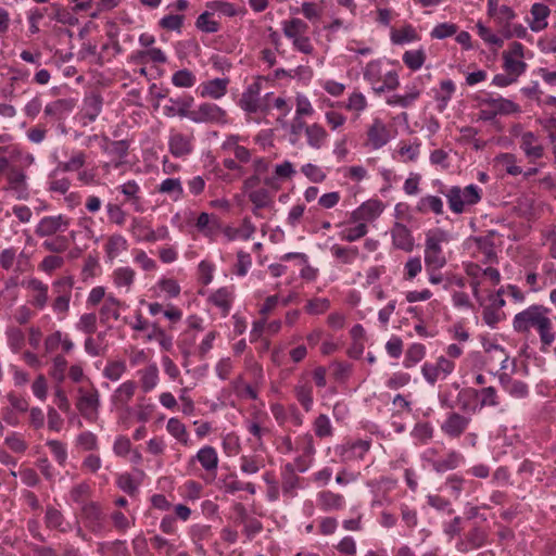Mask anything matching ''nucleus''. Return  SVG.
<instances>
[{
	"mask_svg": "<svg viewBox=\"0 0 556 556\" xmlns=\"http://www.w3.org/2000/svg\"><path fill=\"white\" fill-rule=\"evenodd\" d=\"M168 148L175 157L189 155L193 150L192 136L172 131L168 139Z\"/></svg>",
	"mask_w": 556,
	"mask_h": 556,
	"instance_id": "obj_16",
	"label": "nucleus"
},
{
	"mask_svg": "<svg viewBox=\"0 0 556 556\" xmlns=\"http://www.w3.org/2000/svg\"><path fill=\"white\" fill-rule=\"evenodd\" d=\"M7 179L9 188L15 192L17 199L27 197L26 176L22 170L15 167L10 168L7 173Z\"/></svg>",
	"mask_w": 556,
	"mask_h": 556,
	"instance_id": "obj_23",
	"label": "nucleus"
},
{
	"mask_svg": "<svg viewBox=\"0 0 556 556\" xmlns=\"http://www.w3.org/2000/svg\"><path fill=\"white\" fill-rule=\"evenodd\" d=\"M476 29L478 35L486 45L494 47L495 49H498L504 45V40L500 36L493 34L490 28L484 26L481 22L476 24Z\"/></svg>",
	"mask_w": 556,
	"mask_h": 556,
	"instance_id": "obj_54",
	"label": "nucleus"
},
{
	"mask_svg": "<svg viewBox=\"0 0 556 556\" xmlns=\"http://www.w3.org/2000/svg\"><path fill=\"white\" fill-rule=\"evenodd\" d=\"M149 341H157L161 348L165 351H170L173 348V337L167 334L156 323H152L149 331L147 332Z\"/></svg>",
	"mask_w": 556,
	"mask_h": 556,
	"instance_id": "obj_36",
	"label": "nucleus"
},
{
	"mask_svg": "<svg viewBox=\"0 0 556 556\" xmlns=\"http://www.w3.org/2000/svg\"><path fill=\"white\" fill-rule=\"evenodd\" d=\"M167 431L176 438L180 443L187 445L189 435L186 426L177 418H170L166 425Z\"/></svg>",
	"mask_w": 556,
	"mask_h": 556,
	"instance_id": "obj_52",
	"label": "nucleus"
},
{
	"mask_svg": "<svg viewBox=\"0 0 556 556\" xmlns=\"http://www.w3.org/2000/svg\"><path fill=\"white\" fill-rule=\"evenodd\" d=\"M136 273L130 267H118L112 274L113 283L117 288H125L128 292L135 281Z\"/></svg>",
	"mask_w": 556,
	"mask_h": 556,
	"instance_id": "obj_34",
	"label": "nucleus"
},
{
	"mask_svg": "<svg viewBox=\"0 0 556 556\" xmlns=\"http://www.w3.org/2000/svg\"><path fill=\"white\" fill-rule=\"evenodd\" d=\"M79 397L77 400V409L81 416L89 420L94 421L98 418V408L100 405L99 393L96 389L85 391L84 388L78 389Z\"/></svg>",
	"mask_w": 556,
	"mask_h": 556,
	"instance_id": "obj_8",
	"label": "nucleus"
},
{
	"mask_svg": "<svg viewBox=\"0 0 556 556\" xmlns=\"http://www.w3.org/2000/svg\"><path fill=\"white\" fill-rule=\"evenodd\" d=\"M463 396H477L480 397V407L484 406H497L500 404V397L497 391L493 387L482 388L481 390L464 389L458 393L457 400L460 403V408L466 410L468 407L467 402H462Z\"/></svg>",
	"mask_w": 556,
	"mask_h": 556,
	"instance_id": "obj_11",
	"label": "nucleus"
},
{
	"mask_svg": "<svg viewBox=\"0 0 556 556\" xmlns=\"http://www.w3.org/2000/svg\"><path fill=\"white\" fill-rule=\"evenodd\" d=\"M211 301L223 309L225 314L229 312L230 303H231V293L226 288L218 289L215 293L212 294Z\"/></svg>",
	"mask_w": 556,
	"mask_h": 556,
	"instance_id": "obj_61",
	"label": "nucleus"
},
{
	"mask_svg": "<svg viewBox=\"0 0 556 556\" xmlns=\"http://www.w3.org/2000/svg\"><path fill=\"white\" fill-rule=\"evenodd\" d=\"M127 248V240L122 235H112L105 244V252L110 260H114Z\"/></svg>",
	"mask_w": 556,
	"mask_h": 556,
	"instance_id": "obj_42",
	"label": "nucleus"
},
{
	"mask_svg": "<svg viewBox=\"0 0 556 556\" xmlns=\"http://www.w3.org/2000/svg\"><path fill=\"white\" fill-rule=\"evenodd\" d=\"M418 39L415 28L406 25L400 29L393 28L391 30V40L394 45H404Z\"/></svg>",
	"mask_w": 556,
	"mask_h": 556,
	"instance_id": "obj_45",
	"label": "nucleus"
},
{
	"mask_svg": "<svg viewBox=\"0 0 556 556\" xmlns=\"http://www.w3.org/2000/svg\"><path fill=\"white\" fill-rule=\"evenodd\" d=\"M370 448V442L366 440H358L351 444H348L343 448V456L346 459H355L359 458L362 459L364 455L369 451Z\"/></svg>",
	"mask_w": 556,
	"mask_h": 556,
	"instance_id": "obj_43",
	"label": "nucleus"
},
{
	"mask_svg": "<svg viewBox=\"0 0 556 556\" xmlns=\"http://www.w3.org/2000/svg\"><path fill=\"white\" fill-rule=\"evenodd\" d=\"M295 396L300 404L303 406V408L306 412H309L313 406V390L312 387L304 383V384H298L294 388Z\"/></svg>",
	"mask_w": 556,
	"mask_h": 556,
	"instance_id": "obj_55",
	"label": "nucleus"
},
{
	"mask_svg": "<svg viewBox=\"0 0 556 556\" xmlns=\"http://www.w3.org/2000/svg\"><path fill=\"white\" fill-rule=\"evenodd\" d=\"M261 83L254 81L242 93L240 106L248 113H258L264 110V105L260 99Z\"/></svg>",
	"mask_w": 556,
	"mask_h": 556,
	"instance_id": "obj_15",
	"label": "nucleus"
},
{
	"mask_svg": "<svg viewBox=\"0 0 556 556\" xmlns=\"http://www.w3.org/2000/svg\"><path fill=\"white\" fill-rule=\"evenodd\" d=\"M119 305L121 302L109 295L105 298L104 304L100 309V320L102 323H106L110 318H114L115 320L119 318Z\"/></svg>",
	"mask_w": 556,
	"mask_h": 556,
	"instance_id": "obj_40",
	"label": "nucleus"
},
{
	"mask_svg": "<svg viewBox=\"0 0 556 556\" xmlns=\"http://www.w3.org/2000/svg\"><path fill=\"white\" fill-rule=\"evenodd\" d=\"M489 15L502 26V29H505L509 26V22L515 18L514 11L500 2H489Z\"/></svg>",
	"mask_w": 556,
	"mask_h": 556,
	"instance_id": "obj_22",
	"label": "nucleus"
},
{
	"mask_svg": "<svg viewBox=\"0 0 556 556\" xmlns=\"http://www.w3.org/2000/svg\"><path fill=\"white\" fill-rule=\"evenodd\" d=\"M295 452H299L300 454L291 464L296 467L299 472H305L312 466L315 454L313 435L305 433L298 437L295 439Z\"/></svg>",
	"mask_w": 556,
	"mask_h": 556,
	"instance_id": "obj_5",
	"label": "nucleus"
},
{
	"mask_svg": "<svg viewBox=\"0 0 556 556\" xmlns=\"http://www.w3.org/2000/svg\"><path fill=\"white\" fill-rule=\"evenodd\" d=\"M22 286H24L30 292L31 300L29 301V303L33 306L42 309L47 305L49 300L48 285L43 283L41 280L37 278H30L28 280H23Z\"/></svg>",
	"mask_w": 556,
	"mask_h": 556,
	"instance_id": "obj_14",
	"label": "nucleus"
},
{
	"mask_svg": "<svg viewBox=\"0 0 556 556\" xmlns=\"http://www.w3.org/2000/svg\"><path fill=\"white\" fill-rule=\"evenodd\" d=\"M520 148L531 160L541 159L544 154L543 146L539 142L538 137L531 131H526L521 135Z\"/></svg>",
	"mask_w": 556,
	"mask_h": 556,
	"instance_id": "obj_20",
	"label": "nucleus"
},
{
	"mask_svg": "<svg viewBox=\"0 0 556 556\" xmlns=\"http://www.w3.org/2000/svg\"><path fill=\"white\" fill-rule=\"evenodd\" d=\"M522 59L523 46L517 41L511 42L508 50L503 52V67L505 72L519 77L527 68V64Z\"/></svg>",
	"mask_w": 556,
	"mask_h": 556,
	"instance_id": "obj_6",
	"label": "nucleus"
},
{
	"mask_svg": "<svg viewBox=\"0 0 556 556\" xmlns=\"http://www.w3.org/2000/svg\"><path fill=\"white\" fill-rule=\"evenodd\" d=\"M45 522L48 528L58 529L61 532H66L70 529L68 523L64 521L61 511L51 506L46 510Z\"/></svg>",
	"mask_w": 556,
	"mask_h": 556,
	"instance_id": "obj_41",
	"label": "nucleus"
},
{
	"mask_svg": "<svg viewBox=\"0 0 556 556\" xmlns=\"http://www.w3.org/2000/svg\"><path fill=\"white\" fill-rule=\"evenodd\" d=\"M317 505L325 511L339 510L344 506V497L331 491H321L317 494Z\"/></svg>",
	"mask_w": 556,
	"mask_h": 556,
	"instance_id": "obj_24",
	"label": "nucleus"
},
{
	"mask_svg": "<svg viewBox=\"0 0 556 556\" xmlns=\"http://www.w3.org/2000/svg\"><path fill=\"white\" fill-rule=\"evenodd\" d=\"M543 244L548 248L549 255L556 258V226H548L542 231Z\"/></svg>",
	"mask_w": 556,
	"mask_h": 556,
	"instance_id": "obj_64",
	"label": "nucleus"
},
{
	"mask_svg": "<svg viewBox=\"0 0 556 556\" xmlns=\"http://www.w3.org/2000/svg\"><path fill=\"white\" fill-rule=\"evenodd\" d=\"M399 77L396 72L390 71L383 75L381 81L372 89L376 93H382L388 90H394L399 86Z\"/></svg>",
	"mask_w": 556,
	"mask_h": 556,
	"instance_id": "obj_59",
	"label": "nucleus"
},
{
	"mask_svg": "<svg viewBox=\"0 0 556 556\" xmlns=\"http://www.w3.org/2000/svg\"><path fill=\"white\" fill-rule=\"evenodd\" d=\"M481 105L480 117L484 121H492L497 115H510L520 112V106L517 103L502 97L483 99Z\"/></svg>",
	"mask_w": 556,
	"mask_h": 556,
	"instance_id": "obj_4",
	"label": "nucleus"
},
{
	"mask_svg": "<svg viewBox=\"0 0 556 556\" xmlns=\"http://www.w3.org/2000/svg\"><path fill=\"white\" fill-rule=\"evenodd\" d=\"M481 189L475 185L465 188L452 187L446 193L450 208L455 214H462L466 206L475 205L481 200Z\"/></svg>",
	"mask_w": 556,
	"mask_h": 556,
	"instance_id": "obj_3",
	"label": "nucleus"
},
{
	"mask_svg": "<svg viewBox=\"0 0 556 556\" xmlns=\"http://www.w3.org/2000/svg\"><path fill=\"white\" fill-rule=\"evenodd\" d=\"M496 163L511 176L522 174L521 167L516 165V156L514 154L503 153L496 157Z\"/></svg>",
	"mask_w": 556,
	"mask_h": 556,
	"instance_id": "obj_56",
	"label": "nucleus"
},
{
	"mask_svg": "<svg viewBox=\"0 0 556 556\" xmlns=\"http://www.w3.org/2000/svg\"><path fill=\"white\" fill-rule=\"evenodd\" d=\"M306 29V23L300 18H292L283 23V33L290 39L303 36Z\"/></svg>",
	"mask_w": 556,
	"mask_h": 556,
	"instance_id": "obj_53",
	"label": "nucleus"
},
{
	"mask_svg": "<svg viewBox=\"0 0 556 556\" xmlns=\"http://www.w3.org/2000/svg\"><path fill=\"white\" fill-rule=\"evenodd\" d=\"M194 123H225L226 112L215 103L205 102L190 113Z\"/></svg>",
	"mask_w": 556,
	"mask_h": 556,
	"instance_id": "obj_10",
	"label": "nucleus"
},
{
	"mask_svg": "<svg viewBox=\"0 0 556 556\" xmlns=\"http://www.w3.org/2000/svg\"><path fill=\"white\" fill-rule=\"evenodd\" d=\"M225 491L229 494H235L239 491H247L250 494H255L256 492L253 483L241 481L233 475H230L228 480L225 481Z\"/></svg>",
	"mask_w": 556,
	"mask_h": 556,
	"instance_id": "obj_49",
	"label": "nucleus"
},
{
	"mask_svg": "<svg viewBox=\"0 0 556 556\" xmlns=\"http://www.w3.org/2000/svg\"><path fill=\"white\" fill-rule=\"evenodd\" d=\"M296 467L291 463L287 464L282 473V492L289 496H293L295 490L299 488L300 478L295 473Z\"/></svg>",
	"mask_w": 556,
	"mask_h": 556,
	"instance_id": "obj_30",
	"label": "nucleus"
},
{
	"mask_svg": "<svg viewBox=\"0 0 556 556\" xmlns=\"http://www.w3.org/2000/svg\"><path fill=\"white\" fill-rule=\"evenodd\" d=\"M455 368V364L452 361L441 356L438 358L435 364L425 363L421 371L425 379L434 384L438 380L445 379Z\"/></svg>",
	"mask_w": 556,
	"mask_h": 556,
	"instance_id": "obj_12",
	"label": "nucleus"
},
{
	"mask_svg": "<svg viewBox=\"0 0 556 556\" xmlns=\"http://www.w3.org/2000/svg\"><path fill=\"white\" fill-rule=\"evenodd\" d=\"M485 541H486V533L479 528H473L472 530H470L468 532L467 541L462 542L458 545V549L460 552H466L468 548H479L485 543Z\"/></svg>",
	"mask_w": 556,
	"mask_h": 556,
	"instance_id": "obj_39",
	"label": "nucleus"
},
{
	"mask_svg": "<svg viewBox=\"0 0 556 556\" xmlns=\"http://www.w3.org/2000/svg\"><path fill=\"white\" fill-rule=\"evenodd\" d=\"M451 236L441 228H433L427 231L425 240V264L426 268L441 269L447 263L443 245L447 244Z\"/></svg>",
	"mask_w": 556,
	"mask_h": 556,
	"instance_id": "obj_2",
	"label": "nucleus"
},
{
	"mask_svg": "<svg viewBox=\"0 0 556 556\" xmlns=\"http://www.w3.org/2000/svg\"><path fill=\"white\" fill-rule=\"evenodd\" d=\"M101 149L110 156L122 160L127 156L129 144L126 140L110 141L106 137H102Z\"/></svg>",
	"mask_w": 556,
	"mask_h": 556,
	"instance_id": "obj_29",
	"label": "nucleus"
},
{
	"mask_svg": "<svg viewBox=\"0 0 556 556\" xmlns=\"http://www.w3.org/2000/svg\"><path fill=\"white\" fill-rule=\"evenodd\" d=\"M141 389L144 392L153 390L159 382V369L155 364L149 365L141 370Z\"/></svg>",
	"mask_w": 556,
	"mask_h": 556,
	"instance_id": "obj_46",
	"label": "nucleus"
},
{
	"mask_svg": "<svg viewBox=\"0 0 556 556\" xmlns=\"http://www.w3.org/2000/svg\"><path fill=\"white\" fill-rule=\"evenodd\" d=\"M172 81L176 87L190 88L194 86L197 78L189 70H180L174 73Z\"/></svg>",
	"mask_w": 556,
	"mask_h": 556,
	"instance_id": "obj_60",
	"label": "nucleus"
},
{
	"mask_svg": "<svg viewBox=\"0 0 556 556\" xmlns=\"http://www.w3.org/2000/svg\"><path fill=\"white\" fill-rule=\"evenodd\" d=\"M156 191L168 195L174 202L180 200L184 195V188L180 179L178 178H167L163 180L157 186Z\"/></svg>",
	"mask_w": 556,
	"mask_h": 556,
	"instance_id": "obj_28",
	"label": "nucleus"
},
{
	"mask_svg": "<svg viewBox=\"0 0 556 556\" xmlns=\"http://www.w3.org/2000/svg\"><path fill=\"white\" fill-rule=\"evenodd\" d=\"M131 202L136 212H142L143 207L140 201V186L135 180H129L117 188Z\"/></svg>",
	"mask_w": 556,
	"mask_h": 556,
	"instance_id": "obj_33",
	"label": "nucleus"
},
{
	"mask_svg": "<svg viewBox=\"0 0 556 556\" xmlns=\"http://www.w3.org/2000/svg\"><path fill=\"white\" fill-rule=\"evenodd\" d=\"M75 106V103L71 99H59L46 105L45 114L47 116H60L65 112H71Z\"/></svg>",
	"mask_w": 556,
	"mask_h": 556,
	"instance_id": "obj_47",
	"label": "nucleus"
},
{
	"mask_svg": "<svg viewBox=\"0 0 556 556\" xmlns=\"http://www.w3.org/2000/svg\"><path fill=\"white\" fill-rule=\"evenodd\" d=\"M239 462L240 470L245 475H255L264 467V460L257 456L242 455Z\"/></svg>",
	"mask_w": 556,
	"mask_h": 556,
	"instance_id": "obj_51",
	"label": "nucleus"
},
{
	"mask_svg": "<svg viewBox=\"0 0 556 556\" xmlns=\"http://www.w3.org/2000/svg\"><path fill=\"white\" fill-rule=\"evenodd\" d=\"M198 460L207 472H215L218 466V455L214 447L204 446L199 450L191 463Z\"/></svg>",
	"mask_w": 556,
	"mask_h": 556,
	"instance_id": "obj_25",
	"label": "nucleus"
},
{
	"mask_svg": "<svg viewBox=\"0 0 556 556\" xmlns=\"http://www.w3.org/2000/svg\"><path fill=\"white\" fill-rule=\"evenodd\" d=\"M238 138L237 137H229L227 141L225 142V147L232 148V152L235 154V157L242 163H248L251 160V152L237 143Z\"/></svg>",
	"mask_w": 556,
	"mask_h": 556,
	"instance_id": "obj_63",
	"label": "nucleus"
},
{
	"mask_svg": "<svg viewBox=\"0 0 556 556\" xmlns=\"http://www.w3.org/2000/svg\"><path fill=\"white\" fill-rule=\"evenodd\" d=\"M305 135L307 144L317 150L323 147L328 137L326 129L316 123L305 127Z\"/></svg>",
	"mask_w": 556,
	"mask_h": 556,
	"instance_id": "obj_31",
	"label": "nucleus"
},
{
	"mask_svg": "<svg viewBox=\"0 0 556 556\" xmlns=\"http://www.w3.org/2000/svg\"><path fill=\"white\" fill-rule=\"evenodd\" d=\"M391 139V134L387 125L379 118H375L367 131V144L378 150L384 147Z\"/></svg>",
	"mask_w": 556,
	"mask_h": 556,
	"instance_id": "obj_13",
	"label": "nucleus"
},
{
	"mask_svg": "<svg viewBox=\"0 0 556 556\" xmlns=\"http://www.w3.org/2000/svg\"><path fill=\"white\" fill-rule=\"evenodd\" d=\"M249 200L253 203L254 208L253 213L258 215V210L265 208L270 205L271 197L268 190L261 188L256 190H252L248 194Z\"/></svg>",
	"mask_w": 556,
	"mask_h": 556,
	"instance_id": "obj_44",
	"label": "nucleus"
},
{
	"mask_svg": "<svg viewBox=\"0 0 556 556\" xmlns=\"http://www.w3.org/2000/svg\"><path fill=\"white\" fill-rule=\"evenodd\" d=\"M248 431L253 435L254 438V445L253 448L255 451H264V442L263 437L267 433H269V429L262 427L257 421L252 420L249 421L247 425Z\"/></svg>",
	"mask_w": 556,
	"mask_h": 556,
	"instance_id": "obj_50",
	"label": "nucleus"
},
{
	"mask_svg": "<svg viewBox=\"0 0 556 556\" xmlns=\"http://www.w3.org/2000/svg\"><path fill=\"white\" fill-rule=\"evenodd\" d=\"M464 456L456 452L450 451L443 458L432 460L431 465L437 472H445L447 470L456 469L464 463Z\"/></svg>",
	"mask_w": 556,
	"mask_h": 556,
	"instance_id": "obj_26",
	"label": "nucleus"
},
{
	"mask_svg": "<svg viewBox=\"0 0 556 556\" xmlns=\"http://www.w3.org/2000/svg\"><path fill=\"white\" fill-rule=\"evenodd\" d=\"M470 417L457 412H450L440 426L441 431L451 439L460 438L469 427Z\"/></svg>",
	"mask_w": 556,
	"mask_h": 556,
	"instance_id": "obj_9",
	"label": "nucleus"
},
{
	"mask_svg": "<svg viewBox=\"0 0 556 556\" xmlns=\"http://www.w3.org/2000/svg\"><path fill=\"white\" fill-rule=\"evenodd\" d=\"M332 254L344 264H351L357 256V248H345L338 244L331 247Z\"/></svg>",
	"mask_w": 556,
	"mask_h": 556,
	"instance_id": "obj_62",
	"label": "nucleus"
},
{
	"mask_svg": "<svg viewBox=\"0 0 556 556\" xmlns=\"http://www.w3.org/2000/svg\"><path fill=\"white\" fill-rule=\"evenodd\" d=\"M217 11L211 9V11L203 12L197 20V27L204 33H216L219 29V21L215 18Z\"/></svg>",
	"mask_w": 556,
	"mask_h": 556,
	"instance_id": "obj_38",
	"label": "nucleus"
},
{
	"mask_svg": "<svg viewBox=\"0 0 556 556\" xmlns=\"http://www.w3.org/2000/svg\"><path fill=\"white\" fill-rule=\"evenodd\" d=\"M193 103L191 96H181L177 98H169L168 103L164 105V113L167 116L179 115L181 117H188L190 119V110Z\"/></svg>",
	"mask_w": 556,
	"mask_h": 556,
	"instance_id": "obj_18",
	"label": "nucleus"
},
{
	"mask_svg": "<svg viewBox=\"0 0 556 556\" xmlns=\"http://www.w3.org/2000/svg\"><path fill=\"white\" fill-rule=\"evenodd\" d=\"M70 225L71 218L65 215L46 216L39 220L35 233L41 238L51 237L59 232L66 231Z\"/></svg>",
	"mask_w": 556,
	"mask_h": 556,
	"instance_id": "obj_7",
	"label": "nucleus"
},
{
	"mask_svg": "<svg viewBox=\"0 0 556 556\" xmlns=\"http://www.w3.org/2000/svg\"><path fill=\"white\" fill-rule=\"evenodd\" d=\"M416 210L419 213L426 214L432 212L437 215L443 214V201L435 195H426L420 198L417 203Z\"/></svg>",
	"mask_w": 556,
	"mask_h": 556,
	"instance_id": "obj_37",
	"label": "nucleus"
},
{
	"mask_svg": "<svg viewBox=\"0 0 556 556\" xmlns=\"http://www.w3.org/2000/svg\"><path fill=\"white\" fill-rule=\"evenodd\" d=\"M102 100L99 96L87 97L84 102V117L93 122L101 112Z\"/></svg>",
	"mask_w": 556,
	"mask_h": 556,
	"instance_id": "obj_48",
	"label": "nucleus"
},
{
	"mask_svg": "<svg viewBox=\"0 0 556 556\" xmlns=\"http://www.w3.org/2000/svg\"><path fill=\"white\" fill-rule=\"evenodd\" d=\"M229 79L214 78L202 83L199 87V92L202 98L220 99L227 93Z\"/></svg>",
	"mask_w": 556,
	"mask_h": 556,
	"instance_id": "obj_17",
	"label": "nucleus"
},
{
	"mask_svg": "<svg viewBox=\"0 0 556 556\" xmlns=\"http://www.w3.org/2000/svg\"><path fill=\"white\" fill-rule=\"evenodd\" d=\"M382 77L383 74L381 72L380 62L371 61L366 65L364 71V78L371 84L372 89L381 81Z\"/></svg>",
	"mask_w": 556,
	"mask_h": 556,
	"instance_id": "obj_58",
	"label": "nucleus"
},
{
	"mask_svg": "<svg viewBox=\"0 0 556 556\" xmlns=\"http://www.w3.org/2000/svg\"><path fill=\"white\" fill-rule=\"evenodd\" d=\"M393 244L403 251L410 252L414 248V239L410 230L403 224L396 223L392 230Z\"/></svg>",
	"mask_w": 556,
	"mask_h": 556,
	"instance_id": "obj_21",
	"label": "nucleus"
},
{
	"mask_svg": "<svg viewBox=\"0 0 556 556\" xmlns=\"http://www.w3.org/2000/svg\"><path fill=\"white\" fill-rule=\"evenodd\" d=\"M136 382L128 380L122 383L112 396V402L119 407H125L132 399L136 391Z\"/></svg>",
	"mask_w": 556,
	"mask_h": 556,
	"instance_id": "obj_32",
	"label": "nucleus"
},
{
	"mask_svg": "<svg viewBox=\"0 0 556 556\" xmlns=\"http://www.w3.org/2000/svg\"><path fill=\"white\" fill-rule=\"evenodd\" d=\"M549 15V9L541 2H535L531 9L532 20L530 27L533 31H541L547 26V16Z\"/></svg>",
	"mask_w": 556,
	"mask_h": 556,
	"instance_id": "obj_27",
	"label": "nucleus"
},
{
	"mask_svg": "<svg viewBox=\"0 0 556 556\" xmlns=\"http://www.w3.org/2000/svg\"><path fill=\"white\" fill-rule=\"evenodd\" d=\"M513 328L521 334H530L534 330L543 348L551 346L556 339L551 308L541 304H532L517 313L513 319Z\"/></svg>",
	"mask_w": 556,
	"mask_h": 556,
	"instance_id": "obj_1",
	"label": "nucleus"
},
{
	"mask_svg": "<svg viewBox=\"0 0 556 556\" xmlns=\"http://www.w3.org/2000/svg\"><path fill=\"white\" fill-rule=\"evenodd\" d=\"M383 211V204L377 200H370L363 203L352 213L353 222H371L376 219Z\"/></svg>",
	"mask_w": 556,
	"mask_h": 556,
	"instance_id": "obj_19",
	"label": "nucleus"
},
{
	"mask_svg": "<svg viewBox=\"0 0 556 556\" xmlns=\"http://www.w3.org/2000/svg\"><path fill=\"white\" fill-rule=\"evenodd\" d=\"M426 60V53L424 50H410L403 54V62L407 67L413 71L419 70Z\"/></svg>",
	"mask_w": 556,
	"mask_h": 556,
	"instance_id": "obj_57",
	"label": "nucleus"
},
{
	"mask_svg": "<svg viewBox=\"0 0 556 556\" xmlns=\"http://www.w3.org/2000/svg\"><path fill=\"white\" fill-rule=\"evenodd\" d=\"M501 383L506 392L517 399H522L528 395V387L520 380H514L507 375L500 377Z\"/></svg>",
	"mask_w": 556,
	"mask_h": 556,
	"instance_id": "obj_35",
	"label": "nucleus"
}]
</instances>
